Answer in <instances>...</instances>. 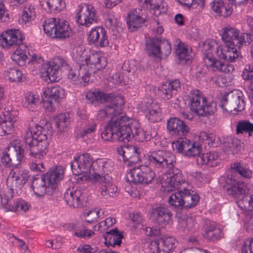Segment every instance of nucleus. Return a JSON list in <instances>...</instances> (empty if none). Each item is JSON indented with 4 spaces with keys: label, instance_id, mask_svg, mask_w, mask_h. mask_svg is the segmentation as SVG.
I'll return each mask as SVG.
<instances>
[{
    "label": "nucleus",
    "instance_id": "412c9836",
    "mask_svg": "<svg viewBox=\"0 0 253 253\" xmlns=\"http://www.w3.org/2000/svg\"><path fill=\"white\" fill-rule=\"evenodd\" d=\"M23 36L19 30H7L5 34L0 35V45L4 48L19 46L23 42Z\"/></svg>",
    "mask_w": 253,
    "mask_h": 253
},
{
    "label": "nucleus",
    "instance_id": "cd10ccee",
    "mask_svg": "<svg viewBox=\"0 0 253 253\" xmlns=\"http://www.w3.org/2000/svg\"><path fill=\"white\" fill-rule=\"evenodd\" d=\"M40 72L42 77L46 78L45 80H49L51 82H56L60 79V72L58 66H55L54 63L48 62L43 64L40 69Z\"/></svg>",
    "mask_w": 253,
    "mask_h": 253
},
{
    "label": "nucleus",
    "instance_id": "680f3d73",
    "mask_svg": "<svg viewBox=\"0 0 253 253\" xmlns=\"http://www.w3.org/2000/svg\"><path fill=\"white\" fill-rule=\"evenodd\" d=\"M77 251L79 253H96L98 251V248L88 244L80 245Z\"/></svg>",
    "mask_w": 253,
    "mask_h": 253
},
{
    "label": "nucleus",
    "instance_id": "69168bd1",
    "mask_svg": "<svg viewBox=\"0 0 253 253\" xmlns=\"http://www.w3.org/2000/svg\"><path fill=\"white\" fill-rule=\"evenodd\" d=\"M99 211L96 210L90 211L85 213L84 216H86V222L90 223L96 222L97 219L99 217Z\"/></svg>",
    "mask_w": 253,
    "mask_h": 253
},
{
    "label": "nucleus",
    "instance_id": "393cba45",
    "mask_svg": "<svg viewBox=\"0 0 253 253\" xmlns=\"http://www.w3.org/2000/svg\"><path fill=\"white\" fill-rule=\"evenodd\" d=\"M87 39L90 44H94L101 47L106 46L109 44L106 32L105 29L101 27L92 28L89 32Z\"/></svg>",
    "mask_w": 253,
    "mask_h": 253
},
{
    "label": "nucleus",
    "instance_id": "ddd939ff",
    "mask_svg": "<svg viewBox=\"0 0 253 253\" xmlns=\"http://www.w3.org/2000/svg\"><path fill=\"white\" fill-rule=\"evenodd\" d=\"M93 163L92 157L88 153H84L78 158H76L70 164L73 173L75 175L84 173L85 179H88V175L90 173Z\"/></svg>",
    "mask_w": 253,
    "mask_h": 253
},
{
    "label": "nucleus",
    "instance_id": "a18cd8bd",
    "mask_svg": "<svg viewBox=\"0 0 253 253\" xmlns=\"http://www.w3.org/2000/svg\"><path fill=\"white\" fill-rule=\"evenodd\" d=\"M238 199L237 203L241 209L249 211L253 210V193H246Z\"/></svg>",
    "mask_w": 253,
    "mask_h": 253
},
{
    "label": "nucleus",
    "instance_id": "72a5a7b5",
    "mask_svg": "<svg viewBox=\"0 0 253 253\" xmlns=\"http://www.w3.org/2000/svg\"><path fill=\"white\" fill-rule=\"evenodd\" d=\"M103 237L106 245L115 247L116 245L118 246H121L124 235L122 232H119L116 228L105 232Z\"/></svg>",
    "mask_w": 253,
    "mask_h": 253
},
{
    "label": "nucleus",
    "instance_id": "603ef678",
    "mask_svg": "<svg viewBox=\"0 0 253 253\" xmlns=\"http://www.w3.org/2000/svg\"><path fill=\"white\" fill-rule=\"evenodd\" d=\"M159 46V53L156 55V58L167 57L170 53L171 50V44L168 40L160 38Z\"/></svg>",
    "mask_w": 253,
    "mask_h": 253
},
{
    "label": "nucleus",
    "instance_id": "4c0bfd02",
    "mask_svg": "<svg viewBox=\"0 0 253 253\" xmlns=\"http://www.w3.org/2000/svg\"><path fill=\"white\" fill-rule=\"evenodd\" d=\"M242 77L245 81L250 82V84L247 86L246 92L249 97L251 99V102L253 103V66L248 64L245 67Z\"/></svg>",
    "mask_w": 253,
    "mask_h": 253
},
{
    "label": "nucleus",
    "instance_id": "7c9ffc66",
    "mask_svg": "<svg viewBox=\"0 0 253 253\" xmlns=\"http://www.w3.org/2000/svg\"><path fill=\"white\" fill-rule=\"evenodd\" d=\"M222 149L228 154H236L244 150L243 144L240 140L232 137H227L222 144Z\"/></svg>",
    "mask_w": 253,
    "mask_h": 253
},
{
    "label": "nucleus",
    "instance_id": "052dcab7",
    "mask_svg": "<svg viewBox=\"0 0 253 253\" xmlns=\"http://www.w3.org/2000/svg\"><path fill=\"white\" fill-rule=\"evenodd\" d=\"M72 56L78 65L84 63L86 55L81 47L76 46L73 50Z\"/></svg>",
    "mask_w": 253,
    "mask_h": 253
},
{
    "label": "nucleus",
    "instance_id": "09e8293b",
    "mask_svg": "<svg viewBox=\"0 0 253 253\" xmlns=\"http://www.w3.org/2000/svg\"><path fill=\"white\" fill-rule=\"evenodd\" d=\"M24 106L30 111H34L39 102V96L33 92H27L25 96Z\"/></svg>",
    "mask_w": 253,
    "mask_h": 253
},
{
    "label": "nucleus",
    "instance_id": "774afa93",
    "mask_svg": "<svg viewBox=\"0 0 253 253\" xmlns=\"http://www.w3.org/2000/svg\"><path fill=\"white\" fill-rule=\"evenodd\" d=\"M5 115V121L14 125H16L18 120L17 112L16 111L7 112Z\"/></svg>",
    "mask_w": 253,
    "mask_h": 253
},
{
    "label": "nucleus",
    "instance_id": "3c124183",
    "mask_svg": "<svg viewBox=\"0 0 253 253\" xmlns=\"http://www.w3.org/2000/svg\"><path fill=\"white\" fill-rule=\"evenodd\" d=\"M212 3L213 10L220 16L226 17L231 14L232 10L228 5H225L222 1H213Z\"/></svg>",
    "mask_w": 253,
    "mask_h": 253
},
{
    "label": "nucleus",
    "instance_id": "58836bf2",
    "mask_svg": "<svg viewBox=\"0 0 253 253\" xmlns=\"http://www.w3.org/2000/svg\"><path fill=\"white\" fill-rule=\"evenodd\" d=\"M218 154L216 152H210L198 156L197 162L199 165H206L211 167L216 166L218 163Z\"/></svg>",
    "mask_w": 253,
    "mask_h": 253
},
{
    "label": "nucleus",
    "instance_id": "f257e3e1",
    "mask_svg": "<svg viewBox=\"0 0 253 253\" xmlns=\"http://www.w3.org/2000/svg\"><path fill=\"white\" fill-rule=\"evenodd\" d=\"M149 165L155 169L163 171L167 169L169 176L163 177V190L169 192L178 190L169 198V204L175 207L182 208L184 189L179 190L180 187L186 184V180L182 172L175 167L176 158L171 152L165 150H157L150 152L147 155Z\"/></svg>",
    "mask_w": 253,
    "mask_h": 253
},
{
    "label": "nucleus",
    "instance_id": "f8f14e48",
    "mask_svg": "<svg viewBox=\"0 0 253 253\" xmlns=\"http://www.w3.org/2000/svg\"><path fill=\"white\" fill-rule=\"evenodd\" d=\"M172 146L177 152L188 157L198 156L202 150V146L199 143L192 142L187 138L182 137H179L177 140L173 141Z\"/></svg>",
    "mask_w": 253,
    "mask_h": 253
},
{
    "label": "nucleus",
    "instance_id": "39448f33",
    "mask_svg": "<svg viewBox=\"0 0 253 253\" xmlns=\"http://www.w3.org/2000/svg\"><path fill=\"white\" fill-rule=\"evenodd\" d=\"M190 107L191 111L199 116L209 117L216 111V103L208 99L199 89H194L190 93Z\"/></svg>",
    "mask_w": 253,
    "mask_h": 253
},
{
    "label": "nucleus",
    "instance_id": "79ce46f5",
    "mask_svg": "<svg viewBox=\"0 0 253 253\" xmlns=\"http://www.w3.org/2000/svg\"><path fill=\"white\" fill-rule=\"evenodd\" d=\"M4 77L9 82L19 83L22 81L23 74L16 68H10L4 71Z\"/></svg>",
    "mask_w": 253,
    "mask_h": 253
},
{
    "label": "nucleus",
    "instance_id": "7ed1b4c3",
    "mask_svg": "<svg viewBox=\"0 0 253 253\" xmlns=\"http://www.w3.org/2000/svg\"><path fill=\"white\" fill-rule=\"evenodd\" d=\"M86 98L92 103L95 100L101 103H107L105 107L99 110L96 114V119L99 121H104L110 116H117L121 118L126 116L122 113L125 102L123 97L121 96L100 91H88L86 94Z\"/></svg>",
    "mask_w": 253,
    "mask_h": 253
},
{
    "label": "nucleus",
    "instance_id": "bb28decb",
    "mask_svg": "<svg viewBox=\"0 0 253 253\" xmlns=\"http://www.w3.org/2000/svg\"><path fill=\"white\" fill-rule=\"evenodd\" d=\"M226 183L228 194L234 198L240 199L247 192V186L245 184L242 182H237L232 177H228Z\"/></svg>",
    "mask_w": 253,
    "mask_h": 253
},
{
    "label": "nucleus",
    "instance_id": "de8ad7c7",
    "mask_svg": "<svg viewBox=\"0 0 253 253\" xmlns=\"http://www.w3.org/2000/svg\"><path fill=\"white\" fill-rule=\"evenodd\" d=\"M221 46L213 40H208L205 41L203 45V50L205 52V56L208 54H211L213 56V52L217 56L219 53Z\"/></svg>",
    "mask_w": 253,
    "mask_h": 253
},
{
    "label": "nucleus",
    "instance_id": "423d86ee",
    "mask_svg": "<svg viewBox=\"0 0 253 253\" xmlns=\"http://www.w3.org/2000/svg\"><path fill=\"white\" fill-rule=\"evenodd\" d=\"M253 36L248 33H240L239 31L231 26L223 29L222 40L227 45L241 48L243 45L251 43Z\"/></svg>",
    "mask_w": 253,
    "mask_h": 253
},
{
    "label": "nucleus",
    "instance_id": "e2e57ef3",
    "mask_svg": "<svg viewBox=\"0 0 253 253\" xmlns=\"http://www.w3.org/2000/svg\"><path fill=\"white\" fill-rule=\"evenodd\" d=\"M55 66H58V69L60 67L64 68L65 70H69L70 68L69 65L67 60L61 56H56L54 58L53 61H52Z\"/></svg>",
    "mask_w": 253,
    "mask_h": 253
},
{
    "label": "nucleus",
    "instance_id": "5701e85b",
    "mask_svg": "<svg viewBox=\"0 0 253 253\" xmlns=\"http://www.w3.org/2000/svg\"><path fill=\"white\" fill-rule=\"evenodd\" d=\"M167 128L173 136L183 137L189 131V127L186 123L177 118H171L167 121Z\"/></svg>",
    "mask_w": 253,
    "mask_h": 253
},
{
    "label": "nucleus",
    "instance_id": "dca6fc26",
    "mask_svg": "<svg viewBox=\"0 0 253 253\" xmlns=\"http://www.w3.org/2000/svg\"><path fill=\"white\" fill-rule=\"evenodd\" d=\"M46 100L44 105L47 111L52 112L58 104L61 99L64 97V90L59 86L47 87L43 92Z\"/></svg>",
    "mask_w": 253,
    "mask_h": 253
},
{
    "label": "nucleus",
    "instance_id": "b1692460",
    "mask_svg": "<svg viewBox=\"0 0 253 253\" xmlns=\"http://www.w3.org/2000/svg\"><path fill=\"white\" fill-rule=\"evenodd\" d=\"M118 154L123 158L125 163L127 165L134 164L140 161V150L138 147L132 145L120 146L117 148Z\"/></svg>",
    "mask_w": 253,
    "mask_h": 253
},
{
    "label": "nucleus",
    "instance_id": "0e129e2a",
    "mask_svg": "<svg viewBox=\"0 0 253 253\" xmlns=\"http://www.w3.org/2000/svg\"><path fill=\"white\" fill-rule=\"evenodd\" d=\"M115 222V219L111 217L107 218L105 220L101 222L98 225L94 226L93 229L95 231H102L103 230L101 229L102 226H104L107 228L112 226Z\"/></svg>",
    "mask_w": 253,
    "mask_h": 253
},
{
    "label": "nucleus",
    "instance_id": "473e14b6",
    "mask_svg": "<svg viewBox=\"0 0 253 253\" xmlns=\"http://www.w3.org/2000/svg\"><path fill=\"white\" fill-rule=\"evenodd\" d=\"M83 193L80 189L71 191L67 190L64 194V199L66 203L70 207L75 208L82 206V199Z\"/></svg>",
    "mask_w": 253,
    "mask_h": 253
},
{
    "label": "nucleus",
    "instance_id": "13d9d810",
    "mask_svg": "<svg viewBox=\"0 0 253 253\" xmlns=\"http://www.w3.org/2000/svg\"><path fill=\"white\" fill-rule=\"evenodd\" d=\"M36 16L35 8L31 5H27L25 6L21 19L25 23L34 20Z\"/></svg>",
    "mask_w": 253,
    "mask_h": 253
},
{
    "label": "nucleus",
    "instance_id": "864d4df0",
    "mask_svg": "<svg viewBox=\"0 0 253 253\" xmlns=\"http://www.w3.org/2000/svg\"><path fill=\"white\" fill-rule=\"evenodd\" d=\"M12 60L19 66H23L27 61L28 57L25 52L23 51L22 47L17 48L11 56Z\"/></svg>",
    "mask_w": 253,
    "mask_h": 253
},
{
    "label": "nucleus",
    "instance_id": "bf43d9fd",
    "mask_svg": "<svg viewBox=\"0 0 253 253\" xmlns=\"http://www.w3.org/2000/svg\"><path fill=\"white\" fill-rule=\"evenodd\" d=\"M46 3L50 11L53 12H60L66 6L63 0H48Z\"/></svg>",
    "mask_w": 253,
    "mask_h": 253
},
{
    "label": "nucleus",
    "instance_id": "20e7f679",
    "mask_svg": "<svg viewBox=\"0 0 253 253\" xmlns=\"http://www.w3.org/2000/svg\"><path fill=\"white\" fill-rule=\"evenodd\" d=\"M64 169L62 166H57L42 176L33 177L31 188L39 196L51 194L56 189L58 182L64 176Z\"/></svg>",
    "mask_w": 253,
    "mask_h": 253
},
{
    "label": "nucleus",
    "instance_id": "c756f323",
    "mask_svg": "<svg viewBox=\"0 0 253 253\" xmlns=\"http://www.w3.org/2000/svg\"><path fill=\"white\" fill-rule=\"evenodd\" d=\"M141 10L134 9L129 12L126 17V23L128 30L134 32L141 27L144 24V19L140 15Z\"/></svg>",
    "mask_w": 253,
    "mask_h": 253
},
{
    "label": "nucleus",
    "instance_id": "49530a36",
    "mask_svg": "<svg viewBox=\"0 0 253 253\" xmlns=\"http://www.w3.org/2000/svg\"><path fill=\"white\" fill-rule=\"evenodd\" d=\"M176 45L175 49L176 55L178 56L179 59L182 61L187 62L191 58V56L188 54V49L185 47L184 43L179 40L176 41Z\"/></svg>",
    "mask_w": 253,
    "mask_h": 253
},
{
    "label": "nucleus",
    "instance_id": "f03ea898",
    "mask_svg": "<svg viewBox=\"0 0 253 253\" xmlns=\"http://www.w3.org/2000/svg\"><path fill=\"white\" fill-rule=\"evenodd\" d=\"M101 137L104 141L115 140L125 143L132 138L140 141L147 139L144 137L138 122L127 116L121 118L112 116L102 132Z\"/></svg>",
    "mask_w": 253,
    "mask_h": 253
},
{
    "label": "nucleus",
    "instance_id": "a19ab883",
    "mask_svg": "<svg viewBox=\"0 0 253 253\" xmlns=\"http://www.w3.org/2000/svg\"><path fill=\"white\" fill-rule=\"evenodd\" d=\"M184 196L182 208L190 209L195 207L199 202V196L198 194L191 193L189 189L183 188Z\"/></svg>",
    "mask_w": 253,
    "mask_h": 253
},
{
    "label": "nucleus",
    "instance_id": "0eeeda50",
    "mask_svg": "<svg viewBox=\"0 0 253 253\" xmlns=\"http://www.w3.org/2000/svg\"><path fill=\"white\" fill-rule=\"evenodd\" d=\"M43 26L44 32L52 38L66 39L71 34L68 23L59 19H48Z\"/></svg>",
    "mask_w": 253,
    "mask_h": 253
},
{
    "label": "nucleus",
    "instance_id": "e433bc0d",
    "mask_svg": "<svg viewBox=\"0 0 253 253\" xmlns=\"http://www.w3.org/2000/svg\"><path fill=\"white\" fill-rule=\"evenodd\" d=\"M223 233L221 230L213 222H209L207 224L204 234V237L210 241H215L220 239Z\"/></svg>",
    "mask_w": 253,
    "mask_h": 253
},
{
    "label": "nucleus",
    "instance_id": "f704fd0d",
    "mask_svg": "<svg viewBox=\"0 0 253 253\" xmlns=\"http://www.w3.org/2000/svg\"><path fill=\"white\" fill-rule=\"evenodd\" d=\"M84 64L93 65L97 70L105 67L107 62L105 58L99 52H92L88 56L86 55Z\"/></svg>",
    "mask_w": 253,
    "mask_h": 253
},
{
    "label": "nucleus",
    "instance_id": "6ab92c4d",
    "mask_svg": "<svg viewBox=\"0 0 253 253\" xmlns=\"http://www.w3.org/2000/svg\"><path fill=\"white\" fill-rule=\"evenodd\" d=\"M110 164L103 159H97L93 161L91 170L88 175V179L94 182L102 179V177L109 176L108 172Z\"/></svg>",
    "mask_w": 253,
    "mask_h": 253
},
{
    "label": "nucleus",
    "instance_id": "1a4fd4ad",
    "mask_svg": "<svg viewBox=\"0 0 253 253\" xmlns=\"http://www.w3.org/2000/svg\"><path fill=\"white\" fill-rule=\"evenodd\" d=\"M155 177V173L151 168L141 165L131 169L126 179L127 182L147 185L151 183Z\"/></svg>",
    "mask_w": 253,
    "mask_h": 253
},
{
    "label": "nucleus",
    "instance_id": "a211bd4d",
    "mask_svg": "<svg viewBox=\"0 0 253 253\" xmlns=\"http://www.w3.org/2000/svg\"><path fill=\"white\" fill-rule=\"evenodd\" d=\"M175 239L172 237H163L150 242L149 249L151 253H170L175 247Z\"/></svg>",
    "mask_w": 253,
    "mask_h": 253
},
{
    "label": "nucleus",
    "instance_id": "aec40b11",
    "mask_svg": "<svg viewBox=\"0 0 253 253\" xmlns=\"http://www.w3.org/2000/svg\"><path fill=\"white\" fill-rule=\"evenodd\" d=\"M29 178V175L26 171H22L20 174H19L17 171H15L14 168H12L9 172L6 182L9 188L2 193L7 192L10 190L13 195L14 190L21 189Z\"/></svg>",
    "mask_w": 253,
    "mask_h": 253
},
{
    "label": "nucleus",
    "instance_id": "f3484780",
    "mask_svg": "<svg viewBox=\"0 0 253 253\" xmlns=\"http://www.w3.org/2000/svg\"><path fill=\"white\" fill-rule=\"evenodd\" d=\"M77 70L71 69L68 74V78L72 80L73 84L86 86L88 84L91 73L88 66L83 63L78 65Z\"/></svg>",
    "mask_w": 253,
    "mask_h": 253
},
{
    "label": "nucleus",
    "instance_id": "9d476101",
    "mask_svg": "<svg viewBox=\"0 0 253 253\" xmlns=\"http://www.w3.org/2000/svg\"><path fill=\"white\" fill-rule=\"evenodd\" d=\"M219 105L226 111H242L246 106L244 96L239 90L233 91L222 99Z\"/></svg>",
    "mask_w": 253,
    "mask_h": 253
},
{
    "label": "nucleus",
    "instance_id": "c85d7f7f",
    "mask_svg": "<svg viewBox=\"0 0 253 253\" xmlns=\"http://www.w3.org/2000/svg\"><path fill=\"white\" fill-rule=\"evenodd\" d=\"M151 215L155 222L162 227L168 224L172 216L171 213L164 207H158L153 209Z\"/></svg>",
    "mask_w": 253,
    "mask_h": 253
},
{
    "label": "nucleus",
    "instance_id": "9b49d317",
    "mask_svg": "<svg viewBox=\"0 0 253 253\" xmlns=\"http://www.w3.org/2000/svg\"><path fill=\"white\" fill-rule=\"evenodd\" d=\"M25 143L27 151H29L32 158L41 160L46 155L48 143L45 135H42L37 139L28 138Z\"/></svg>",
    "mask_w": 253,
    "mask_h": 253
},
{
    "label": "nucleus",
    "instance_id": "4be33fe9",
    "mask_svg": "<svg viewBox=\"0 0 253 253\" xmlns=\"http://www.w3.org/2000/svg\"><path fill=\"white\" fill-rule=\"evenodd\" d=\"M179 80H174L163 83L158 88L157 94L164 100L171 99L180 89Z\"/></svg>",
    "mask_w": 253,
    "mask_h": 253
},
{
    "label": "nucleus",
    "instance_id": "2eb2a0df",
    "mask_svg": "<svg viewBox=\"0 0 253 253\" xmlns=\"http://www.w3.org/2000/svg\"><path fill=\"white\" fill-rule=\"evenodd\" d=\"M0 197L1 205L6 211L17 212L23 211L26 212L29 210L28 204L23 200H18L13 205L12 204L13 195H12V192L10 190L7 192L0 193Z\"/></svg>",
    "mask_w": 253,
    "mask_h": 253
},
{
    "label": "nucleus",
    "instance_id": "338daca9",
    "mask_svg": "<svg viewBox=\"0 0 253 253\" xmlns=\"http://www.w3.org/2000/svg\"><path fill=\"white\" fill-rule=\"evenodd\" d=\"M242 253H253V239H247L242 248Z\"/></svg>",
    "mask_w": 253,
    "mask_h": 253
},
{
    "label": "nucleus",
    "instance_id": "2f4dec72",
    "mask_svg": "<svg viewBox=\"0 0 253 253\" xmlns=\"http://www.w3.org/2000/svg\"><path fill=\"white\" fill-rule=\"evenodd\" d=\"M98 182L101 183L100 191L101 196L104 198L108 199L117 196V188L112 184L109 176L102 177V179Z\"/></svg>",
    "mask_w": 253,
    "mask_h": 253
},
{
    "label": "nucleus",
    "instance_id": "6e6552de",
    "mask_svg": "<svg viewBox=\"0 0 253 253\" xmlns=\"http://www.w3.org/2000/svg\"><path fill=\"white\" fill-rule=\"evenodd\" d=\"M24 159V150L22 144L18 140L10 143L7 149V152L3 153L1 157V162L7 167L14 166L16 168Z\"/></svg>",
    "mask_w": 253,
    "mask_h": 253
},
{
    "label": "nucleus",
    "instance_id": "a878e982",
    "mask_svg": "<svg viewBox=\"0 0 253 253\" xmlns=\"http://www.w3.org/2000/svg\"><path fill=\"white\" fill-rule=\"evenodd\" d=\"M240 48L235 46L225 44L223 47L221 46L217 56L228 62H236L242 58V55L238 50Z\"/></svg>",
    "mask_w": 253,
    "mask_h": 253
},
{
    "label": "nucleus",
    "instance_id": "ea45409f",
    "mask_svg": "<svg viewBox=\"0 0 253 253\" xmlns=\"http://www.w3.org/2000/svg\"><path fill=\"white\" fill-rule=\"evenodd\" d=\"M54 125L58 133L65 131L70 125V118L68 113H61L54 118Z\"/></svg>",
    "mask_w": 253,
    "mask_h": 253
},
{
    "label": "nucleus",
    "instance_id": "4468645a",
    "mask_svg": "<svg viewBox=\"0 0 253 253\" xmlns=\"http://www.w3.org/2000/svg\"><path fill=\"white\" fill-rule=\"evenodd\" d=\"M76 19L77 23L81 25L89 27L92 24L97 21L96 11L94 7L89 4H84L79 6Z\"/></svg>",
    "mask_w": 253,
    "mask_h": 253
},
{
    "label": "nucleus",
    "instance_id": "c9c22d12",
    "mask_svg": "<svg viewBox=\"0 0 253 253\" xmlns=\"http://www.w3.org/2000/svg\"><path fill=\"white\" fill-rule=\"evenodd\" d=\"M146 110L149 113L148 119L151 122H157L161 120V109L159 104L154 100L145 103Z\"/></svg>",
    "mask_w": 253,
    "mask_h": 253
},
{
    "label": "nucleus",
    "instance_id": "8fccbe9b",
    "mask_svg": "<svg viewBox=\"0 0 253 253\" xmlns=\"http://www.w3.org/2000/svg\"><path fill=\"white\" fill-rule=\"evenodd\" d=\"M231 170L232 172L239 173L245 178H250L252 176V171L246 168L243 163L235 162L231 166Z\"/></svg>",
    "mask_w": 253,
    "mask_h": 253
},
{
    "label": "nucleus",
    "instance_id": "6e6d98bb",
    "mask_svg": "<svg viewBox=\"0 0 253 253\" xmlns=\"http://www.w3.org/2000/svg\"><path fill=\"white\" fill-rule=\"evenodd\" d=\"M205 63L208 68H211L213 71H219L222 61L214 58L211 54H208L204 57Z\"/></svg>",
    "mask_w": 253,
    "mask_h": 253
},
{
    "label": "nucleus",
    "instance_id": "4d7b16f0",
    "mask_svg": "<svg viewBox=\"0 0 253 253\" xmlns=\"http://www.w3.org/2000/svg\"><path fill=\"white\" fill-rule=\"evenodd\" d=\"M195 224L192 217H188L186 219L182 220L180 222V226L183 232L191 234L195 231Z\"/></svg>",
    "mask_w": 253,
    "mask_h": 253
},
{
    "label": "nucleus",
    "instance_id": "37998d69",
    "mask_svg": "<svg viewBox=\"0 0 253 253\" xmlns=\"http://www.w3.org/2000/svg\"><path fill=\"white\" fill-rule=\"evenodd\" d=\"M247 133L248 136H253V123L249 120H243L238 121L236 124V133L243 134Z\"/></svg>",
    "mask_w": 253,
    "mask_h": 253
},
{
    "label": "nucleus",
    "instance_id": "c03bdc74",
    "mask_svg": "<svg viewBox=\"0 0 253 253\" xmlns=\"http://www.w3.org/2000/svg\"><path fill=\"white\" fill-rule=\"evenodd\" d=\"M160 41L159 38H152L146 41V47L149 56L156 58L160 49Z\"/></svg>",
    "mask_w": 253,
    "mask_h": 253
},
{
    "label": "nucleus",
    "instance_id": "5fc2aeb1",
    "mask_svg": "<svg viewBox=\"0 0 253 253\" xmlns=\"http://www.w3.org/2000/svg\"><path fill=\"white\" fill-rule=\"evenodd\" d=\"M30 126L28 130L26 132L25 136V142L28 138L32 139H37L41 137L42 135H45L42 132V127L38 125Z\"/></svg>",
    "mask_w": 253,
    "mask_h": 253
}]
</instances>
